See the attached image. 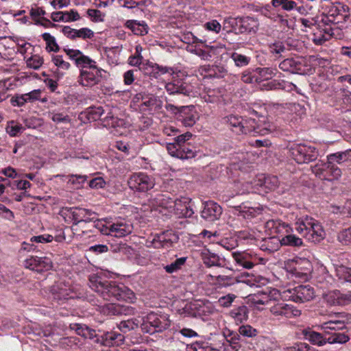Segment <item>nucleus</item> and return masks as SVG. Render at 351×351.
Instances as JSON below:
<instances>
[{
	"label": "nucleus",
	"instance_id": "nucleus-1",
	"mask_svg": "<svg viewBox=\"0 0 351 351\" xmlns=\"http://www.w3.org/2000/svg\"><path fill=\"white\" fill-rule=\"evenodd\" d=\"M62 51L80 69V75L77 78L80 85L84 87H93L100 82L101 72L104 71L98 66L95 60L79 49L64 47Z\"/></svg>",
	"mask_w": 351,
	"mask_h": 351
},
{
	"label": "nucleus",
	"instance_id": "nucleus-2",
	"mask_svg": "<svg viewBox=\"0 0 351 351\" xmlns=\"http://www.w3.org/2000/svg\"><path fill=\"white\" fill-rule=\"evenodd\" d=\"M90 288L106 300H119L133 302L134 293L123 284L109 280L102 274L89 277Z\"/></svg>",
	"mask_w": 351,
	"mask_h": 351
},
{
	"label": "nucleus",
	"instance_id": "nucleus-3",
	"mask_svg": "<svg viewBox=\"0 0 351 351\" xmlns=\"http://www.w3.org/2000/svg\"><path fill=\"white\" fill-rule=\"evenodd\" d=\"M191 137L192 134L189 132L178 135L174 138V143L167 144V149L169 154L171 156L181 160L194 158L196 154L195 149L193 147L185 144Z\"/></svg>",
	"mask_w": 351,
	"mask_h": 351
},
{
	"label": "nucleus",
	"instance_id": "nucleus-4",
	"mask_svg": "<svg viewBox=\"0 0 351 351\" xmlns=\"http://www.w3.org/2000/svg\"><path fill=\"white\" fill-rule=\"evenodd\" d=\"M295 228L307 240L313 243H319L325 237L322 226L313 218L306 217L304 220H298L295 223Z\"/></svg>",
	"mask_w": 351,
	"mask_h": 351
},
{
	"label": "nucleus",
	"instance_id": "nucleus-5",
	"mask_svg": "<svg viewBox=\"0 0 351 351\" xmlns=\"http://www.w3.org/2000/svg\"><path fill=\"white\" fill-rule=\"evenodd\" d=\"M291 158L298 164H308L317 160V149L306 143L293 144L289 147Z\"/></svg>",
	"mask_w": 351,
	"mask_h": 351
},
{
	"label": "nucleus",
	"instance_id": "nucleus-6",
	"mask_svg": "<svg viewBox=\"0 0 351 351\" xmlns=\"http://www.w3.org/2000/svg\"><path fill=\"white\" fill-rule=\"evenodd\" d=\"M89 210L80 207H62L59 211V215L62 217L64 222L71 224V229L73 233L78 232L77 225L80 222L89 219Z\"/></svg>",
	"mask_w": 351,
	"mask_h": 351
},
{
	"label": "nucleus",
	"instance_id": "nucleus-7",
	"mask_svg": "<svg viewBox=\"0 0 351 351\" xmlns=\"http://www.w3.org/2000/svg\"><path fill=\"white\" fill-rule=\"evenodd\" d=\"M133 229V224L130 221L119 219L112 223H104L102 234L121 238L130 234Z\"/></svg>",
	"mask_w": 351,
	"mask_h": 351
},
{
	"label": "nucleus",
	"instance_id": "nucleus-8",
	"mask_svg": "<svg viewBox=\"0 0 351 351\" xmlns=\"http://www.w3.org/2000/svg\"><path fill=\"white\" fill-rule=\"evenodd\" d=\"M263 120L258 119V123L253 118L245 119L243 120L241 124V134H251L252 136L265 135L271 131V125L265 120V117H261Z\"/></svg>",
	"mask_w": 351,
	"mask_h": 351
},
{
	"label": "nucleus",
	"instance_id": "nucleus-9",
	"mask_svg": "<svg viewBox=\"0 0 351 351\" xmlns=\"http://www.w3.org/2000/svg\"><path fill=\"white\" fill-rule=\"evenodd\" d=\"M95 213L89 210L88 215L89 219L86 221L80 222L77 225L78 232L76 233L79 235H87L90 237L89 234H94L96 232H99L102 234L104 223L102 220L95 219Z\"/></svg>",
	"mask_w": 351,
	"mask_h": 351
},
{
	"label": "nucleus",
	"instance_id": "nucleus-10",
	"mask_svg": "<svg viewBox=\"0 0 351 351\" xmlns=\"http://www.w3.org/2000/svg\"><path fill=\"white\" fill-rule=\"evenodd\" d=\"M128 183L131 189L139 192H147L154 187L152 178L142 172L132 174L130 177Z\"/></svg>",
	"mask_w": 351,
	"mask_h": 351
},
{
	"label": "nucleus",
	"instance_id": "nucleus-11",
	"mask_svg": "<svg viewBox=\"0 0 351 351\" xmlns=\"http://www.w3.org/2000/svg\"><path fill=\"white\" fill-rule=\"evenodd\" d=\"M176 116L178 122L185 127L193 126L198 119V115L194 106H181L177 109Z\"/></svg>",
	"mask_w": 351,
	"mask_h": 351
},
{
	"label": "nucleus",
	"instance_id": "nucleus-12",
	"mask_svg": "<svg viewBox=\"0 0 351 351\" xmlns=\"http://www.w3.org/2000/svg\"><path fill=\"white\" fill-rule=\"evenodd\" d=\"M25 267L32 271L38 273L49 271L53 267V263L49 257H39L37 256H32L25 261Z\"/></svg>",
	"mask_w": 351,
	"mask_h": 351
},
{
	"label": "nucleus",
	"instance_id": "nucleus-13",
	"mask_svg": "<svg viewBox=\"0 0 351 351\" xmlns=\"http://www.w3.org/2000/svg\"><path fill=\"white\" fill-rule=\"evenodd\" d=\"M324 298L330 306H344L351 302V291L333 290L326 293Z\"/></svg>",
	"mask_w": 351,
	"mask_h": 351
},
{
	"label": "nucleus",
	"instance_id": "nucleus-14",
	"mask_svg": "<svg viewBox=\"0 0 351 351\" xmlns=\"http://www.w3.org/2000/svg\"><path fill=\"white\" fill-rule=\"evenodd\" d=\"M179 237L171 229L155 234V248H169L178 242Z\"/></svg>",
	"mask_w": 351,
	"mask_h": 351
},
{
	"label": "nucleus",
	"instance_id": "nucleus-15",
	"mask_svg": "<svg viewBox=\"0 0 351 351\" xmlns=\"http://www.w3.org/2000/svg\"><path fill=\"white\" fill-rule=\"evenodd\" d=\"M291 298L295 302L303 303L312 300L315 297L313 288L307 285H299L290 291Z\"/></svg>",
	"mask_w": 351,
	"mask_h": 351
},
{
	"label": "nucleus",
	"instance_id": "nucleus-16",
	"mask_svg": "<svg viewBox=\"0 0 351 351\" xmlns=\"http://www.w3.org/2000/svg\"><path fill=\"white\" fill-rule=\"evenodd\" d=\"M159 204L155 205V217L158 218L157 221L160 219L166 221L170 219L173 214V200L169 198L158 199Z\"/></svg>",
	"mask_w": 351,
	"mask_h": 351
},
{
	"label": "nucleus",
	"instance_id": "nucleus-17",
	"mask_svg": "<svg viewBox=\"0 0 351 351\" xmlns=\"http://www.w3.org/2000/svg\"><path fill=\"white\" fill-rule=\"evenodd\" d=\"M173 214L178 218L191 217L194 212L190 205L191 201L186 197H182L173 201Z\"/></svg>",
	"mask_w": 351,
	"mask_h": 351
},
{
	"label": "nucleus",
	"instance_id": "nucleus-18",
	"mask_svg": "<svg viewBox=\"0 0 351 351\" xmlns=\"http://www.w3.org/2000/svg\"><path fill=\"white\" fill-rule=\"evenodd\" d=\"M304 61L299 57L285 59L279 64V68L291 73H302L304 72Z\"/></svg>",
	"mask_w": 351,
	"mask_h": 351
},
{
	"label": "nucleus",
	"instance_id": "nucleus-19",
	"mask_svg": "<svg viewBox=\"0 0 351 351\" xmlns=\"http://www.w3.org/2000/svg\"><path fill=\"white\" fill-rule=\"evenodd\" d=\"M165 89L169 95L178 96H189L191 93L190 86L180 80H174L165 84Z\"/></svg>",
	"mask_w": 351,
	"mask_h": 351
},
{
	"label": "nucleus",
	"instance_id": "nucleus-20",
	"mask_svg": "<svg viewBox=\"0 0 351 351\" xmlns=\"http://www.w3.org/2000/svg\"><path fill=\"white\" fill-rule=\"evenodd\" d=\"M124 337L123 335L114 331L106 332L101 335L100 338L95 340V343L104 346H119L123 343Z\"/></svg>",
	"mask_w": 351,
	"mask_h": 351
},
{
	"label": "nucleus",
	"instance_id": "nucleus-21",
	"mask_svg": "<svg viewBox=\"0 0 351 351\" xmlns=\"http://www.w3.org/2000/svg\"><path fill=\"white\" fill-rule=\"evenodd\" d=\"M221 213L222 208L218 204L208 201L204 203L201 216L208 221H214L220 217Z\"/></svg>",
	"mask_w": 351,
	"mask_h": 351
},
{
	"label": "nucleus",
	"instance_id": "nucleus-22",
	"mask_svg": "<svg viewBox=\"0 0 351 351\" xmlns=\"http://www.w3.org/2000/svg\"><path fill=\"white\" fill-rule=\"evenodd\" d=\"M276 292V289L270 291L268 288L265 289L258 291L254 294L249 295V300L254 305L258 304H268L273 300V293Z\"/></svg>",
	"mask_w": 351,
	"mask_h": 351
},
{
	"label": "nucleus",
	"instance_id": "nucleus-23",
	"mask_svg": "<svg viewBox=\"0 0 351 351\" xmlns=\"http://www.w3.org/2000/svg\"><path fill=\"white\" fill-rule=\"evenodd\" d=\"M233 258L239 265L247 269H252L258 263L255 256L246 252H234Z\"/></svg>",
	"mask_w": 351,
	"mask_h": 351
},
{
	"label": "nucleus",
	"instance_id": "nucleus-24",
	"mask_svg": "<svg viewBox=\"0 0 351 351\" xmlns=\"http://www.w3.org/2000/svg\"><path fill=\"white\" fill-rule=\"evenodd\" d=\"M104 112V110L101 106H90L82 112L79 118L84 123L95 121L100 119Z\"/></svg>",
	"mask_w": 351,
	"mask_h": 351
},
{
	"label": "nucleus",
	"instance_id": "nucleus-25",
	"mask_svg": "<svg viewBox=\"0 0 351 351\" xmlns=\"http://www.w3.org/2000/svg\"><path fill=\"white\" fill-rule=\"evenodd\" d=\"M170 326L169 315L165 309L160 308L155 311V333L160 332L168 328Z\"/></svg>",
	"mask_w": 351,
	"mask_h": 351
},
{
	"label": "nucleus",
	"instance_id": "nucleus-26",
	"mask_svg": "<svg viewBox=\"0 0 351 351\" xmlns=\"http://www.w3.org/2000/svg\"><path fill=\"white\" fill-rule=\"evenodd\" d=\"M104 311L109 316L131 315L134 312V309L129 306H124L116 304H108L105 306Z\"/></svg>",
	"mask_w": 351,
	"mask_h": 351
},
{
	"label": "nucleus",
	"instance_id": "nucleus-27",
	"mask_svg": "<svg viewBox=\"0 0 351 351\" xmlns=\"http://www.w3.org/2000/svg\"><path fill=\"white\" fill-rule=\"evenodd\" d=\"M265 228L270 234L288 233L290 230L289 225L279 219L268 220L265 223Z\"/></svg>",
	"mask_w": 351,
	"mask_h": 351
},
{
	"label": "nucleus",
	"instance_id": "nucleus-28",
	"mask_svg": "<svg viewBox=\"0 0 351 351\" xmlns=\"http://www.w3.org/2000/svg\"><path fill=\"white\" fill-rule=\"evenodd\" d=\"M259 23L257 19L251 16L241 17V31L243 33H256L258 29Z\"/></svg>",
	"mask_w": 351,
	"mask_h": 351
},
{
	"label": "nucleus",
	"instance_id": "nucleus-29",
	"mask_svg": "<svg viewBox=\"0 0 351 351\" xmlns=\"http://www.w3.org/2000/svg\"><path fill=\"white\" fill-rule=\"evenodd\" d=\"M243 118L237 115L230 114L223 118L224 123H226L230 129L237 134H241V124H243Z\"/></svg>",
	"mask_w": 351,
	"mask_h": 351
},
{
	"label": "nucleus",
	"instance_id": "nucleus-30",
	"mask_svg": "<svg viewBox=\"0 0 351 351\" xmlns=\"http://www.w3.org/2000/svg\"><path fill=\"white\" fill-rule=\"evenodd\" d=\"M204 263L208 267L217 266L221 267L223 263L217 254L210 252L208 250H204L202 253Z\"/></svg>",
	"mask_w": 351,
	"mask_h": 351
},
{
	"label": "nucleus",
	"instance_id": "nucleus-31",
	"mask_svg": "<svg viewBox=\"0 0 351 351\" xmlns=\"http://www.w3.org/2000/svg\"><path fill=\"white\" fill-rule=\"evenodd\" d=\"M281 245L289 246L293 247H300L304 245L302 239L293 234H291L290 231L286 233V235L282 239H278Z\"/></svg>",
	"mask_w": 351,
	"mask_h": 351
},
{
	"label": "nucleus",
	"instance_id": "nucleus-32",
	"mask_svg": "<svg viewBox=\"0 0 351 351\" xmlns=\"http://www.w3.org/2000/svg\"><path fill=\"white\" fill-rule=\"evenodd\" d=\"M302 335L304 338L310 341L312 344L317 345L318 346H322L325 345L324 341V337L321 333L315 332L310 328L304 329L302 330Z\"/></svg>",
	"mask_w": 351,
	"mask_h": 351
},
{
	"label": "nucleus",
	"instance_id": "nucleus-33",
	"mask_svg": "<svg viewBox=\"0 0 351 351\" xmlns=\"http://www.w3.org/2000/svg\"><path fill=\"white\" fill-rule=\"evenodd\" d=\"M241 17H228L226 18L223 23V28L228 32H234L240 33L241 31Z\"/></svg>",
	"mask_w": 351,
	"mask_h": 351
},
{
	"label": "nucleus",
	"instance_id": "nucleus-34",
	"mask_svg": "<svg viewBox=\"0 0 351 351\" xmlns=\"http://www.w3.org/2000/svg\"><path fill=\"white\" fill-rule=\"evenodd\" d=\"M249 310L246 306L242 305L233 308L230 312V316L237 323H242L248 318Z\"/></svg>",
	"mask_w": 351,
	"mask_h": 351
},
{
	"label": "nucleus",
	"instance_id": "nucleus-35",
	"mask_svg": "<svg viewBox=\"0 0 351 351\" xmlns=\"http://www.w3.org/2000/svg\"><path fill=\"white\" fill-rule=\"evenodd\" d=\"M256 348L258 351H275L277 350L278 346L269 338L261 337L257 341Z\"/></svg>",
	"mask_w": 351,
	"mask_h": 351
},
{
	"label": "nucleus",
	"instance_id": "nucleus-36",
	"mask_svg": "<svg viewBox=\"0 0 351 351\" xmlns=\"http://www.w3.org/2000/svg\"><path fill=\"white\" fill-rule=\"evenodd\" d=\"M300 263L304 265V267L302 271H300L299 267H293L291 271L296 278L306 280L308 278V274L311 271V263L307 259L304 258L300 261Z\"/></svg>",
	"mask_w": 351,
	"mask_h": 351
},
{
	"label": "nucleus",
	"instance_id": "nucleus-37",
	"mask_svg": "<svg viewBox=\"0 0 351 351\" xmlns=\"http://www.w3.org/2000/svg\"><path fill=\"white\" fill-rule=\"evenodd\" d=\"M255 71L263 80H270L278 74H281L276 67H258Z\"/></svg>",
	"mask_w": 351,
	"mask_h": 351
},
{
	"label": "nucleus",
	"instance_id": "nucleus-38",
	"mask_svg": "<svg viewBox=\"0 0 351 351\" xmlns=\"http://www.w3.org/2000/svg\"><path fill=\"white\" fill-rule=\"evenodd\" d=\"M351 158V149H347L344 152L331 154L327 156V160L329 163L337 162L341 164Z\"/></svg>",
	"mask_w": 351,
	"mask_h": 351
},
{
	"label": "nucleus",
	"instance_id": "nucleus-39",
	"mask_svg": "<svg viewBox=\"0 0 351 351\" xmlns=\"http://www.w3.org/2000/svg\"><path fill=\"white\" fill-rule=\"evenodd\" d=\"M141 330L145 333L154 334V313L151 312L141 318Z\"/></svg>",
	"mask_w": 351,
	"mask_h": 351
},
{
	"label": "nucleus",
	"instance_id": "nucleus-40",
	"mask_svg": "<svg viewBox=\"0 0 351 351\" xmlns=\"http://www.w3.org/2000/svg\"><path fill=\"white\" fill-rule=\"evenodd\" d=\"M41 36L46 43V49L47 51L58 52L60 51V47L54 36L47 32L43 33Z\"/></svg>",
	"mask_w": 351,
	"mask_h": 351
},
{
	"label": "nucleus",
	"instance_id": "nucleus-41",
	"mask_svg": "<svg viewBox=\"0 0 351 351\" xmlns=\"http://www.w3.org/2000/svg\"><path fill=\"white\" fill-rule=\"evenodd\" d=\"M141 321L136 318L123 320L120 322L118 327L122 332H128L138 327Z\"/></svg>",
	"mask_w": 351,
	"mask_h": 351
},
{
	"label": "nucleus",
	"instance_id": "nucleus-42",
	"mask_svg": "<svg viewBox=\"0 0 351 351\" xmlns=\"http://www.w3.org/2000/svg\"><path fill=\"white\" fill-rule=\"evenodd\" d=\"M80 339L76 337H62L59 341L60 347L65 349L80 348Z\"/></svg>",
	"mask_w": 351,
	"mask_h": 351
},
{
	"label": "nucleus",
	"instance_id": "nucleus-43",
	"mask_svg": "<svg viewBox=\"0 0 351 351\" xmlns=\"http://www.w3.org/2000/svg\"><path fill=\"white\" fill-rule=\"evenodd\" d=\"M322 329L326 331L327 330H342L347 328V326L344 325V321H337L329 319L328 321L324 322L321 325Z\"/></svg>",
	"mask_w": 351,
	"mask_h": 351
},
{
	"label": "nucleus",
	"instance_id": "nucleus-44",
	"mask_svg": "<svg viewBox=\"0 0 351 351\" xmlns=\"http://www.w3.org/2000/svg\"><path fill=\"white\" fill-rule=\"evenodd\" d=\"M300 315V310L296 308L291 304L285 303L279 316L285 317L286 318H292L298 317Z\"/></svg>",
	"mask_w": 351,
	"mask_h": 351
},
{
	"label": "nucleus",
	"instance_id": "nucleus-45",
	"mask_svg": "<svg viewBox=\"0 0 351 351\" xmlns=\"http://www.w3.org/2000/svg\"><path fill=\"white\" fill-rule=\"evenodd\" d=\"M126 25L136 35H144L147 33V25H142L135 21H128Z\"/></svg>",
	"mask_w": 351,
	"mask_h": 351
},
{
	"label": "nucleus",
	"instance_id": "nucleus-46",
	"mask_svg": "<svg viewBox=\"0 0 351 351\" xmlns=\"http://www.w3.org/2000/svg\"><path fill=\"white\" fill-rule=\"evenodd\" d=\"M23 130L22 125L14 121H8L5 128L6 132L12 137L18 136Z\"/></svg>",
	"mask_w": 351,
	"mask_h": 351
},
{
	"label": "nucleus",
	"instance_id": "nucleus-47",
	"mask_svg": "<svg viewBox=\"0 0 351 351\" xmlns=\"http://www.w3.org/2000/svg\"><path fill=\"white\" fill-rule=\"evenodd\" d=\"M51 62L58 69L68 71L71 68V64L64 60L62 56L60 55H53Z\"/></svg>",
	"mask_w": 351,
	"mask_h": 351
},
{
	"label": "nucleus",
	"instance_id": "nucleus-48",
	"mask_svg": "<svg viewBox=\"0 0 351 351\" xmlns=\"http://www.w3.org/2000/svg\"><path fill=\"white\" fill-rule=\"evenodd\" d=\"M231 58L234 61L235 65L239 67L247 66L250 62V57L237 52H233L232 53Z\"/></svg>",
	"mask_w": 351,
	"mask_h": 351
},
{
	"label": "nucleus",
	"instance_id": "nucleus-49",
	"mask_svg": "<svg viewBox=\"0 0 351 351\" xmlns=\"http://www.w3.org/2000/svg\"><path fill=\"white\" fill-rule=\"evenodd\" d=\"M186 261V257H181L177 258L174 262H173L170 265L164 267V269L169 274L174 273L181 269L182 266H183L185 264Z\"/></svg>",
	"mask_w": 351,
	"mask_h": 351
},
{
	"label": "nucleus",
	"instance_id": "nucleus-50",
	"mask_svg": "<svg viewBox=\"0 0 351 351\" xmlns=\"http://www.w3.org/2000/svg\"><path fill=\"white\" fill-rule=\"evenodd\" d=\"M271 5L274 8L281 6L284 10L291 11L296 6V3L291 0H271Z\"/></svg>",
	"mask_w": 351,
	"mask_h": 351
},
{
	"label": "nucleus",
	"instance_id": "nucleus-51",
	"mask_svg": "<svg viewBox=\"0 0 351 351\" xmlns=\"http://www.w3.org/2000/svg\"><path fill=\"white\" fill-rule=\"evenodd\" d=\"M43 58L37 54L32 55L26 60L27 67L35 70L40 69L43 64Z\"/></svg>",
	"mask_w": 351,
	"mask_h": 351
},
{
	"label": "nucleus",
	"instance_id": "nucleus-52",
	"mask_svg": "<svg viewBox=\"0 0 351 351\" xmlns=\"http://www.w3.org/2000/svg\"><path fill=\"white\" fill-rule=\"evenodd\" d=\"M326 163L318 162L311 167L312 172L319 178L322 180H327L326 172Z\"/></svg>",
	"mask_w": 351,
	"mask_h": 351
},
{
	"label": "nucleus",
	"instance_id": "nucleus-53",
	"mask_svg": "<svg viewBox=\"0 0 351 351\" xmlns=\"http://www.w3.org/2000/svg\"><path fill=\"white\" fill-rule=\"evenodd\" d=\"M174 73L172 67L162 66L155 63V78L160 75L170 77Z\"/></svg>",
	"mask_w": 351,
	"mask_h": 351
},
{
	"label": "nucleus",
	"instance_id": "nucleus-54",
	"mask_svg": "<svg viewBox=\"0 0 351 351\" xmlns=\"http://www.w3.org/2000/svg\"><path fill=\"white\" fill-rule=\"evenodd\" d=\"M336 272L340 279L351 282V268L341 265L336 269Z\"/></svg>",
	"mask_w": 351,
	"mask_h": 351
},
{
	"label": "nucleus",
	"instance_id": "nucleus-55",
	"mask_svg": "<svg viewBox=\"0 0 351 351\" xmlns=\"http://www.w3.org/2000/svg\"><path fill=\"white\" fill-rule=\"evenodd\" d=\"M263 185L269 190H275L279 185V180L277 176H269L265 178Z\"/></svg>",
	"mask_w": 351,
	"mask_h": 351
},
{
	"label": "nucleus",
	"instance_id": "nucleus-56",
	"mask_svg": "<svg viewBox=\"0 0 351 351\" xmlns=\"http://www.w3.org/2000/svg\"><path fill=\"white\" fill-rule=\"evenodd\" d=\"M330 319L337 321H344V325L351 324V315L345 312L336 313L330 315Z\"/></svg>",
	"mask_w": 351,
	"mask_h": 351
},
{
	"label": "nucleus",
	"instance_id": "nucleus-57",
	"mask_svg": "<svg viewBox=\"0 0 351 351\" xmlns=\"http://www.w3.org/2000/svg\"><path fill=\"white\" fill-rule=\"evenodd\" d=\"M217 282L223 285V286H230L234 285L236 282H241V280H238L236 278L231 277L226 275H219L217 277Z\"/></svg>",
	"mask_w": 351,
	"mask_h": 351
},
{
	"label": "nucleus",
	"instance_id": "nucleus-58",
	"mask_svg": "<svg viewBox=\"0 0 351 351\" xmlns=\"http://www.w3.org/2000/svg\"><path fill=\"white\" fill-rule=\"evenodd\" d=\"M239 333L243 337H253L256 336L258 331L250 325H243L239 328Z\"/></svg>",
	"mask_w": 351,
	"mask_h": 351
},
{
	"label": "nucleus",
	"instance_id": "nucleus-59",
	"mask_svg": "<svg viewBox=\"0 0 351 351\" xmlns=\"http://www.w3.org/2000/svg\"><path fill=\"white\" fill-rule=\"evenodd\" d=\"M339 241L345 245H351V228L341 231L338 234Z\"/></svg>",
	"mask_w": 351,
	"mask_h": 351
},
{
	"label": "nucleus",
	"instance_id": "nucleus-60",
	"mask_svg": "<svg viewBox=\"0 0 351 351\" xmlns=\"http://www.w3.org/2000/svg\"><path fill=\"white\" fill-rule=\"evenodd\" d=\"M19 180H14L11 184L12 188L25 191L31 187L32 184L28 180L23 179L22 177H19Z\"/></svg>",
	"mask_w": 351,
	"mask_h": 351
},
{
	"label": "nucleus",
	"instance_id": "nucleus-61",
	"mask_svg": "<svg viewBox=\"0 0 351 351\" xmlns=\"http://www.w3.org/2000/svg\"><path fill=\"white\" fill-rule=\"evenodd\" d=\"M94 36V32L88 27H82L77 29L76 38H82L83 40L91 39Z\"/></svg>",
	"mask_w": 351,
	"mask_h": 351
},
{
	"label": "nucleus",
	"instance_id": "nucleus-62",
	"mask_svg": "<svg viewBox=\"0 0 351 351\" xmlns=\"http://www.w3.org/2000/svg\"><path fill=\"white\" fill-rule=\"evenodd\" d=\"M80 19V16L77 10H71L69 11L64 12V22L69 23L77 21Z\"/></svg>",
	"mask_w": 351,
	"mask_h": 351
},
{
	"label": "nucleus",
	"instance_id": "nucleus-63",
	"mask_svg": "<svg viewBox=\"0 0 351 351\" xmlns=\"http://www.w3.org/2000/svg\"><path fill=\"white\" fill-rule=\"evenodd\" d=\"M87 15L90 17L93 22H102L104 21V15L102 14L101 12L96 9H88Z\"/></svg>",
	"mask_w": 351,
	"mask_h": 351
},
{
	"label": "nucleus",
	"instance_id": "nucleus-64",
	"mask_svg": "<svg viewBox=\"0 0 351 351\" xmlns=\"http://www.w3.org/2000/svg\"><path fill=\"white\" fill-rule=\"evenodd\" d=\"M284 350V351H311V347L306 343H299L293 346L287 347Z\"/></svg>",
	"mask_w": 351,
	"mask_h": 351
}]
</instances>
